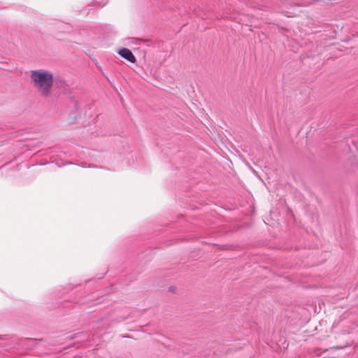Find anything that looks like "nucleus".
<instances>
[{"instance_id":"f257e3e1","label":"nucleus","mask_w":358,"mask_h":358,"mask_svg":"<svg viewBox=\"0 0 358 358\" xmlns=\"http://www.w3.org/2000/svg\"><path fill=\"white\" fill-rule=\"evenodd\" d=\"M31 78L34 86L41 94L45 96H48L52 85V75L43 71H31Z\"/></svg>"},{"instance_id":"f03ea898","label":"nucleus","mask_w":358,"mask_h":358,"mask_svg":"<svg viewBox=\"0 0 358 358\" xmlns=\"http://www.w3.org/2000/svg\"><path fill=\"white\" fill-rule=\"evenodd\" d=\"M117 53L124 59L127 60L131 63H134L136 62V58L133 55L132 52L126 48H122L120 49Z\"/></svg>"},{"instance_id":"7ed1b4c3","label":"nucleus","mask_w":358,"mask_h":358,"mask_svg":"<svg viewBox=\"0 0 358 358\" xmlns=\"http://www.w3.org/2000/svg\"><path fill=\"white\" fill-rule=\"evenodd\" d=\"M96 4H99L101 6H103L106 4V3H100L99 1H96Z\"/></svg>"}]
</instances>
